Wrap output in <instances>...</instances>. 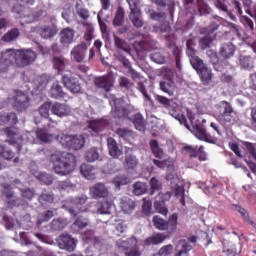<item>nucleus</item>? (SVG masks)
<instances>
[{"mask_svg": "<svg viewBox=\"0 0 256 256\" xmlns=\"http://www.w3.org/2000/svg\"><path fill=\"white\" fill-rule=\"evenodd\" d=\"M60 245L63 246V249L66 251H75V247H77V240L69 234H63L60 238Z\"/></svg>", "mask_w": 256, "mask_h": 256, "instance_id": "26", "label": "nucleus"}, {"mask_svg": "<svg viewBox=\"0 0 256 256\" xmlns=\"http://www.w3.org/2000/svg\"><path fill=\"white\" fill-rule=\"evenodd\" d=\"M88 199L89 198L85 195L77 196L75 198H68L64 201L62 209L68 211L72 217H77L79 213L87 212V206H85V203H87Z\"/></svg>", "mask_w": 256, "mask_h": 256, "instance_id": "6", "label": "nucleus"}, {"mask_svg": "<svg viewBox=\"0 0 256 256\" xmlns=\"http://www.w3.org/2000/svg\"><path fill=\"white\" fill-rule=\"evenodd\" d=\"M149 145L153 155L161 159V157H163V149L159 147V142H157V140H151Z\"/></svg>", "mask_w": 256, "mask_h": 256, "instance_id": "53", "label": "nucleus"}, {"mask_svg": "<svg viewBox=\"0 0 256 256\" xmlns=\"http://www.w3.org/2000/svg\"><path fill=\"white\" fill-rule=\"evenodd\" d=\"M62 81L64 83V86L70 93H81V84L79 83V80L73 77H69L68 75L62 76Z\"/></svg>", "mask_w": 256, "mask_h": 256, "instance_id": "18", "label": "nucleus"}, {"mask_svg": "<svg viewBox=\"0 0 256 256\" xmlns=\"http://www.w3.org/2000/svg\"><path fill=\"white\" fill-rule=\"evenodd\" d=\"M239 62L242 69H247V71H251V69H253V58H251V56L241 55Z\"/></svg>", "mask_w": 256, "mask_h": 256, "instance_id": "48", "label": "nucleus"}, {"mask_svg": "<svg viewBox=\"0 0 256 256\" xmlns=\"http://www.w3.org/2000/svg\"><path fill=\"white\" fill-rule=\"evenodd\" d=\"M198 75H200V79L204 84L209 83L211 81L213 74L211 73V69H209L207 66H204L199 71H197Z\"/></svg>", "mask_w": 256, "mask_h": 256, "instance_id": "44", "label": "nucleus"}, {"mask_svg": "<svg viewBox=\"0 0 256 256\" xmlns=\"http://www.w3.org/2000/svg\"><path fill=\"white\" fill-rule=\"evenodd\" d=\"M54 215H57V209L47 210L45 213L40 214L36 223L38 229H41V225H43V223L51 221Z\"/></svg>", "mask_w": 256, "mask_h": 256, "instance_id": "34", "label": "nucleus"}, {"mask_svg": "<svg viewBox=\"0 0 256 256\" xmlns=\"http://www.w3.org/2000/svg\"><path fill=\"white\" fill-rule=\"evenodd\" d=\"M48 83L49 78L47 77V75L37 76V78L34 80V85H36L37 91H43V89L47 87Z\"/></svg>", "mask_w": 256, "mask_h": 256, "instance_id": "47", "label": "nucleus"}, {"mask_svg": "<svg viewBox=\"0 0 256 256\" xmlns=\"http://www.w3.org/2000/svg\"><path fill=\"white\" fill-rule=\"evenodd\" d=\"M87 53V46L85 44H80L75 46L71 52V60L76 63H83L85 61V55Z\"/></svg>", "mask_w": 256, "mask_h": 256, "instance_id": "15", "label": "nucleus"}, {"mask_svg": "<svg viewBox=\"0 0 256 256\" xmlns=\"http://www.w3.org/2000/svg\"><path fill=\"white\" fill-rule=\"evenodd\" d=\"M153 225L156 229H159V231H167L168 224L167 221L159 216H153Z\"/></svg>", "mask_w": 256, "mask_h": 256, "instance_id": "49", "label": "nucleus"}, {"mask_svg": "<svg viewBox=\"0 0 256 256\" xmlns=\"http://www.w3.org/2000/svg\"><path fill=\"white\" fill-rule=\"evenodd\" d=\"M16 125L17 124V114L11 112L8 114L0 115V125Z\"/></svg>", "mask_w": 256, "mask_h": 256, "instance_id": "41", "label": "nucleus"}, {"mask_svg": "<svg viewBox=\"0 0 256 256\" xmlns=\"http://www.w3.org/2000/svg\"><path fill=\"white\" fill-rule=\"evenodd\" d=\"M179 219V215H177V213H173L168 221H166L167 225H168V229L171 233H175V231H177V221Z\"/></svg>", "mask_w": 256, "mask_h": 256, "instance_id": "55", "label": "nucleus"}, {"mask_svg": "<svg viewBox=\"0 0 256 256\" xmlns=\"http://www.w3.org/2000/svg\"><path fill=\"white\" fill-rule=\"evenodd\" d=\"M236 211H238V213H240V215H242L245 223H248V225H251L252 227H254V229H256L255 221L251 220V218L249 217V214L247 213L245 208H242L241 206H236Z\"/></svg>", "mask_w": 256, "mask_h": 256, "instance_id": "56", "label": "nucleus"}, {"mask_svg": "<svg viewBox=\"0 0 256 256\" xmlns=\"http://www.w3.org/2000/svg\"><path fill=\"white\" fill-rule=\"evenodd\" d=\"M137 165H139V159L133 155H126L125 156V168L128 171H135L137 169Z\"/></svg>", "mask_w": 256, "mask_h": 256, "instance_id": "43", "label": "nucleus"}, {"mask_svg": "<svg viewBox=\"0 0 256 256\" xmlns=\"http://www.w3.org/2000/svg\"><path fill=\"white\" fill-rule=\"evenodd\" d=\"M85 159L88 161V163H93L99 159V151L97 148H91L89 149L85 154Z\"/></svg>", "mask_w": 256, "mask_h": 256, "instance_id": "57", "label": "nucleus"}, {"mask_svg": "<svg viewBox=\"0 0 256 256\" xmlns=\"http://www.w3.org/2000/svg\"><path fill=\"white\" fill-rule=\"evenodd\" d=\"M160 89L163 91V93H166V95H169V97H173L175 94V82L173 80H165L160 82Z\"/></svg>", "mask_w": 256, "mask_h": 256, "instance_id": "33", "label": "nucleus"}, {"mask_svg": "<svg viewBox=\"0 0 256 256\" xmlns=\"http://www.w3.org/2000/svg\"><path fill=\"white\" fill-rule=\"evenodd\" d=\"M217 109L218 114L216 117L221 125H235V123H239V116H237V112L233 110L231 103L227 101H221L217 105Z\"/></svg>", "mask_w": 256, "mask_h": 256, "instance_id": "5", "label": "nucleus"}, {"mask_svg": "<svg viewBox=\"0 0 256 256\" xmlns=\"http://www.w3.org/2000/svg\"><path fill=\"white\" fill-rule=\"evenodd\" d=\"M76 14L80 19H83L84 21H87L89 17H91V14L89 13V9L83 7L81 4L77 3L75 6Z\"/></svg>", "mask_w": 256, "mask_h": 256, "instance_id": "50", "label": "nucleus"}, {"mask_svg": "<svg viewBox=\"0 0 256 256\" xmlns=\"http://www.w3.org/2000/svg\"><path fill=\"white\" fill-rule=\"evenodd\" d=\"M3 221L6 229H19L23 225V223L19 222V220H15L7 215H4Z\"/></svg>", "mask_w": 256, "mask_h": 256, "instance_id": "42", "label": "nucleus"}, {"mask_svg": "<svg viewBox=\"0 0 256 256\" xmlns=\"http://www.w3.org/2000/svg\"><path fill=\"white\" fill-rule=\"evenodd\" d=\"M111 211H113L112 201H104L97 204V212L100 215H111Z\"/></svg>", "mask_w": 256, "mask_h": 256, "instance_id": "39", "label": "nucleus"}, {"mask_svg": "<svg viewBox=\"0 0 256 256\" xmlns=\"http://www.w3.org/2000/svg\"><path fill=\"white\" fill-rule=\"evenodd\" d=\"M53 201H55V196L51 192L44 191L39 197L40 203H53Z\"/></svg>", "mask_w": 256, "mask_h": 256, "instance_id": "64", "label": "nucleus"}, {"mask_svg": "<svg viewBox=\"0 0 256 256\" xmlns=\"http://www.w3.org/2000/svg\"><path fill=\"white\" fill-rule=\"evenodd\" d=\"M120 207L124 213H131L135 210V202L129 197H122L120 199Z\"/></svg>", "mask_w": 256, "mask_h": 256, "instance_id": "35", "label": "nucleus"}, {"mask_svg": "<svg viewBox=\"0 0 256 256\" xmlns=\"http://www.w3.org/2000/svg\"><path fill=\"white\" fill-rule=\"evenodd\" d=\"M17 7H20V9L18 10ZM12 11L13 13H17V15H20L21 25H25V23H35L39 17L43 16V10L34 12L26 9L23 11V6H14Z\"/></svg>", "mask_w": 256, "mask_h": 256, "instance_id": "8", "label": "nucleus"}, {"mask_svg": "<svg viewBox=\"0 0 256 256\" xmlns=\"http://www.w3.org/2000/svg\"><path fill=\"white\" fill-rule=\"evenodd\" d=\"M53 64L57 71H65L67 65H69V61H67V59L64 57H54Z\"/></svg>", "mask_w": 256, "mask_h": 256, "instance_id": "46", "label": "nucleus"}, {"mask_svg": "<svg viewBox=\"0 0 256 256\" xmlns=\"http://www.w3.org/2000/svg\"><path fill=\"white\" fill-rule=\"evenodd\" d=\"M114 45L116 49H120V51H123L126 55H131V46L123 38L114 35Z\"/></svg>", "mask_w": 256, "mask_h": 256, "instance_id": "31", "label": "nucleus"}, {"mask_svg": "<svg viewBox=\"0 0 256 256\" xmlns=\"http://www.w3.org/2000/svg\"><path fill=\"white\" fill-rule=\"evenodd\" d=\"M117 135L121 137V139H124V141H131L133 139V131L120 128L117 130Z\"/></svg>", "mask_w": 256, "mask_h": 256, "instance_id": "62", "label": "nucleus"}, {"mask_svg": "<svg viewBox=\"0 0 256 256\" xmlns=\"http://www.w3.org/2000/svg\"><path fill=\"white\" fill-rule=\"evenodd\" d=\"M49 93L52 99H63V97H65V92H63V88L57 82L52 85Z\"/></svg>", "mask_w": 256, "mask_h": 256, "instance_id": "40", "label": "nucleus"}, {"mask_svg": "<svg viewBox=\"0 0 256 256\" xmlns=\"http://www.w3.org/2000/svg\"><path fill=\"white\" fill-rule=\"evenodd\" d=\"M110 105L112 106V115L121 119V117H125V102L122 98L113 99L110 101Z\"/></svg>", "mask_w": 256, "mask_h": 256, "instance_id": "19", "label": "nucleus"}, {"mask_svg": "<svg viewBox=\"0 0 256 256\" xmlns=\"http://www.w3.org/2000/svg\"><path fill=\"white\" fill-rule=\"evenodd\" d=\"M114 84L115 78H113L112 74H107L94 78L95 87H97L98 89H104L106 93H109V91H111Z\"/></svg>", "mask_w": 256, "mask_h": 256, "instance_id": "11", "label": "nucleus"}, {"mask_svg": "<svg viewBox=\"0 0 256 256\" xmlns=\"http://www.w3.org/2000/svg\"><path fill=\"white\" fill-rule=\"evenodd\" d=\"M108 149H109V155L111 157H114V159H117V157H121L123 155V151L119 149V146L117 145V141L113 138L107 139Z\"/></svg>", "mask_w": 256, "mask_h": 256, "instance_id": "30", "label": "nucleus"}, {"mask_svg": "<svg viewBox=\"0 0 256 256\" xmlns=\"http://www.w3.org/2000/svg\"><path fill=\"white\" fill-rule=\"evenodd\" d=\"M36 59L37 53L31 49H6L0 53V73H7L13 64L16 67H27L35 63Z\"/></svg>", "mask_w": 256, "mask_h": 256, "instance_id": "3", "label": "nucleus"}, {"mask_svg": "<svg viewBox=\"0 0 256 256\" xmlns=\"http://www.w3.org/2000/svg\"><path fill=\"white\" fill-rule=\"evenodd\" d=\"M30 173H32V175L34 177H36V179H38V181H40L41 183H44L45 185H52L53 184V176L43 172H38L36 166H34V168H32L30 170Z\"/></svg>", "mask_w": 256, "mask_h": 256, "instance_id": "28", "label": "nucleus"}, {"mask_svg": "<svg viewBox=\"0 0 256 256\" xmlns=\"http://www.w3.org/2000/svg\"><path fill=\"white\" fill-rule=\"evenodd\" d=\"M69 225L67 218H56L51 221L49 225L45 227L47 233H55V231H62Z\"/></svg>", "mask_w": 256, "mask_h": 256, "instance_id": "16", "label": "nucleus"}, {"mask_svg": "<svg viewBox=\"0 0 256 256\" xmlns=\"http://www.w3.org/2000/svg\"><path fill=\"white\" fill-rule=\"evenodd\" d=\"M89 226V219L79 216L71 225V229L74 233H79L82 229Z\"/></svg>", "mask_w": 256, "mask_h": 256, "instance_id": "32", "label": "nucleus"}, {"mask_svg": "<svg viewBox=\"0 0 256 256\" xmlns=\"http://www.w3.org/2000/svg\"><path fill=\"white\" fill-rule=\"evenodd\" d=\"M8 101L16 111H25L29 107V96L19 90H15L14 97L8 98Z\"/></svg>", "mask_w": 256, "mask_h": 256, "instance_id": "9", "label": "nucleus"}, {"mask_svg": "<svg viewBox=\"0 0 256 256\" xmlns=\"http://www.w3.org/2000/svg\"><path fill=\"white\" fill-rule=\"evenodd\" d=\"M183 151L189 153L191 159H197L198 157L199 160L205 161V158H203V155H205V152H203V146H185Z\"/></svg>", "mask_w": 256, "mask_h": 256, "instance_id": "25", "label": "nucleus"}, {"mask_svg": "<svg viewBox=\"0 0 256 256\" xmlns=\"http://www.w3.org/2000/svg\"><path fill=\"white\" fill-rule=\"evenodd\" d=\"M109 196V190L105 187V184L99 182L90 187V197L92 199H105Z\"/></svg>", "mask_w": 256, "mask_h": 256, "instance_id": "13", "label": "nucleus"}, {"mask_svg": "<svg viewBox=\"0 0 256 256\" xmlns=\"http://www.w3.org/2000/svg\"><path fill=\"white\" fill-rule=\"evenodd\" d=\"M133 193L134 195H145V193H147V183L145 182H135L133 185Z\"/></svg>", "mask_w": 256, "mask_h": 256, "instance_id": "51", "label": "nucleus"}, {"mask_svg": "<svg viewBox=\"0 0 256 256\" xmlns=\"http://www.w3.org/2000/svg\"><path fill=\"white\" fill-rule=\"evenodd\" d=\"M75 39V30L73 28L67 27L60 31V43L63 47H67L73 43Z\"/></svg>", "mask_w": 256, "mask_h": 256, "instance_id": "22", "label": "nucleus"}, {"mask_svg": "<svg viewBox=\"0 0 256 256\" xmlns=\"http://www.w3.org/2000/svg\"><path fill=\"white\" fill-rule=\"evenodd\" d=\"M133 124L137 131H145V121H143V115L139 113L134 115Z\"/></svg>", "mask_w": 256, "mask_h": 256, "instance_id": "54", "label": "nucleus"}, {"mask_svg": "<svg viewBox=\"0 0 256 256\" xmlns=\"http://www.w3.org/2000/svg\"><path fill=\"white\" fill-rule=\"evenodd\" d=\"M2 133L8 137L10 145L17 147L18 153H21L27 144L35 145L42 141L43 143H51L53 139H56L62 147L66 149H74L79 151L85 147V136L83 135H69L61 134L55 136L53 134L47 133L45 129H37L35 132H26L22 135H19V130L17 128H3Z\"/></svg>", "mask_w": 256, "mask_h": 256, "instance_id": "1", "label": "nucleus"}, {"mask_svg": "<svg viewBox=\"0 0 256 256\" xmlns=\"http://www.w3.org/2000/svg\"><path fill=\"white\" fill-rule=\"evenodd\" d=\"M129 19L134 27H137L138 29L144 25L143 18L141 17V10H134L130 12Z\"/></svg>", "mask_w": 256, "mask_h": 256, "instance_id": "38", "label": "nucleus"}, {"mask_svg": "<svg viewBox=\"0 0 256 256\" xmlns=\"http://www.w3.org/2000/svg\"><path fill=\"white\" fill-rule=\"evenodd\" d=\"M167 181H170L171 189L175 190V196L179 199L181 205L185 207V187L179 185V177L175 174H167Z\"/></svg>", "mask_w": 256, "mask_h": 256, "instance_id": "10", "label": "nucleus"}, {"mask_svg": "<svg viewBox=\"0 0 256 256\" xmlns=\"http://www.w3.org/2000/svg\"><path fill=\"white\" fill-rule=\"evenodd\" d=\"M236 47L231 43H223L219 49V55L222 59H231L235 55Z\"/></svg>", "mask_w": 256, "mask_h": 256, "instance_id": "24", "label": "nucleus"}, {"mask_svg": "<svg viewBox=\"0 0 256 256\" xmlns=\"http://www.w3.org/2000/svg\"><path fill=\"white\" fill-rule=\"evenodd\" d=\"M155 99L157 103H160V105H163V107L167 109L171 117L176 119V121H179L181 125L186 126V129H189L191 131V128H189V125H187L186 117H188L193 128V133L197 139H199L200 141H205L206 143H217V138L207 133L205 126L201 124H193V121H195V114H193L191 110H189L188 108L179 107V104H177L175 100L169 99L162 95H156Z\"/></svg>", "mask_w": 256, "mask_h": 256, "instance_id": "2", "label": "nucleus"}, {"mask_svg": "<svg viewBox=\"0 0 256 256\" xmlns=\"http://www.w3.org/2000/svg\"><path fill=\"white\" fill-rule=\"evenodd\" d=\"M19 29L14 28L10 31H8L3 37L2 41H5V43H11V41H15V39L19 38Z\"/></svg>", "mask_w": 256, "mask_h": 256, "instance_id": "52", "label": "nucleus"}, {"mask_svg": "<svg viewBox=\"0 0 256 256\" xmlns=\"http://www.w3.org/2000/svg\"><path fill=\"white\" fill-rule=\"evenodd\" d=\"M242 144L246 148L247 153L256 161V144L251 142H243Z\"/></svg>", "mask_w": 256, "mask_h": 256, "instance_id": "63", "label": "nucleus"}, {"mask_svg": "<svg viewBox=\"0 0 256 256\" xmlns=\"http://www.w3.org/2000/svg\"><path fill=\"white\" fill-rule=\"evenodd\" d=\"M50 163L56 175H70L77 167V158L72 153L56 151L50 155Z\"/></svg>", "mask_w": 256, "mask_h": 256, "instance_id": "4", "label": "nucleus"}, {"mask_svg": "<svg viewBox=\"0 0 256 256\" xmlns=\"http://www.w3.org/2000/svg\"><path fill=\"white\" fill-rule=\"evenodd\" d=\"M116 247L119 249V251H127V249L137 247V238L132 237L127 240L119 239L116 242Z\"/></svg>", "mask_w": 256, "mask_h": 256, "instance_id": "29", "label": "nucleus"}, {"mask_svg": "<svg viewBox=\"0 0 256 256\" xmlns=\"http://www.w3.org/2000/svg\"><path fill=\"white\" fill-rule=\"evenodd\" d=\"M51 113L56 115V117H67L71 115V107L67 104L56 102L52 104Z\"/></svg>", "mask_w": 256, "mask_h": 256, "instance_id": "20", "label": "nucleus"}, {"mask_svg": "<svg viewBox=\"0 0 256 256\" xmlns=\"http://www.w3.org/2000/svg\"><path fill=\"white\" fill-rule=\"evenodd\" d=\"M161 187H163V184L161 181H159V179L156 177H152L150 179V195H155V191H161Z\"/></svg>", "mask_w": 256, "mask_h": 256, "instance_id": "59", "label": "nucleus"}, {"mask_svg": "<svg viewBox=\"0 0 256 256\" xmlns=\"http://www.w3.org/2000/svg\"><path fill=\"white\" fill-rule=\"evenodd\" d=\"M113 183L117 189L121 187V185H128V183H131V179L125 175H118L116 178H114Z\"/></svg>", "mask_w": 256, "mask_h": 256, "instance_id": "60", "label": "nucleus"}, {"mask_svg": "<svg viewBox=\"0 0 256 256\" xmlns=\"http://www.w3.org/2000/svg\"><path fill=\"white\" fill-rule=\"evenodd\" d=\"M0 156L7 161H11L15 157V154L11 150V148H7L4 145H0Z\"/></svg>", "mask_w": 256, "mask_h": 256, "instance_id": "58", "label": "nucleus"}, {"mask_svg": "<svg viewBox=\"0 0 256 256\" xmlns=\"http://www.w3.org/2000/svg\"><path fill=\"white\" fill-rule=\"evenodd\" d=\"M172 52V55L175 59V65L178 73H181L183 70V65L181 64V48H179L177 45L176 46H170L169 48Z\"/></svg>", "mask_w": 256, "mask_h": 256, "instance_id": "36", "label": "nucleus"}, {"mask_svg": "<svg viewBox=\"0 0 256 256\" xmlns=\"http://www.w3.org/2000/svg\"><path fill=\"white\" fill-rule=\"evenodd\" d=\"M83 240L86 241L87 243H89V241L91 243H94V247L101 251V253H107V245L103 243L101 239L97 238L93 231L90 230L86 232L83 236Z\"/></svg>", "mask_w": 256, "mask_h": 256, "instance_id": "14", "label": "nucleus"}, {"mask_svg": "<svg viewBox=\"0 0 256 256\" xmlns=\"http://www.w3.org/2000/svg\"><path fill=\"white\" fill-rule=\"evenodd\" d=\"M142 41H136L135 45L140 47V51H153V41L149 36L142 35Z\"/></svg>", "mask_w": 256, "mask_h": 256, "instance_id": "37", "label": "nucleus"}, {"mask_svg": "<svg viewBox=\"0 0 256 256\" xmlns=\"http://www.w3.org/2000/svg\"><path fill=\"white\" fill-rule=\"evenodd\" d=\"M20 192H21V196L25 200L15 198L13 192H11V191L5 192V195L7 197V203L9 205V207H27V205H29V203H27V201H31V199H33V197H35L34 189L23 188V189H20Z\"/></svg>", "mask_w": 256, "mask_h": 256, "instance_id": "7", "label": "nucleus"}, {"mask_svg": "<svg viewBox=\"0 0 256 256\" xmlns=\"http://www.w3.org/2000/svg\"><path fill=\"white\" fill-rule=\"evenodd\" d=\"M34 31L38 33L39 36L42 37V39H53L55 35H57V28L55 26H36L34 28Z\"/></svg>", "mask_w": 256, "mask_h": 256, "instance_id": "17", "label": "nucleus"}, {"mask_svg": "<svg viewBox=\"0 0 256 256\" xmlns=\"http://www.w3.org/2000/svg\"><path fill=\"white\" fill-rule=\"evenodd\" d=\"M80 174L85 179L93 180L95 179V175H97V169L94 168L91 164H82L80 166Z\"/></svg>", "mask_w": 256, "mask_h": 256, "instance_id": "27", "label": "nucleus"}, {"mask_svg": "<svg viewBox=\"0 0 256 256\" xmlns=\"http://www.w3.org/2000/svg\"><path fill=\"white\" fill-rule=\"evenodd\" d=\"M107 125H109V121L105 119L90 120L88 123V129L91 130L92 135H97V133H101Z\"/></svg>", "mask_w": 256, "mask_h": 256, "instance_id": "23", "label": "nucleus"}, {"mask_svg": "<svg viewBox=\"0 0 256 256\" xmlns=\"http://www.w3.org/2000/svg\"><path fill=\"white\" fill-rule=\"evenodd\" d=\"M189 251H193V246L187 240H179L175 246L174 256H189Z\"/></svg>", "mask_w": 256, "mask_h": 256, "instance_id": "21", "label": "nucleus"}, {"mask_svg": "<svg viewBox=\"0 0 256 256\" xmlns=\"http://www.w3.org/2000/svg\"><path fill=\"white\" fill-rule=\"evenodd\" d=\"M165 241V235L163 234H154L150 237H148L144 243L145 245H159Z\"/></svg>", "mask_w": 256, "mask_h": 256, "instance_id": "45", "label": "nucleus"}, {"mask_svg": "<svg viewBox=\"0 0 256 256\" xmlns=\"http://www.w3.org/2000/svg\"><path fill=\"white\" fill-rule=\"evenodd\" d=\"M51 107H53V104L51 102H45L39 107V113L41 117H44L47 119L49 117V111H51Z\"/></svg>", "mask_w": 256, "mask_h": 256, "instance_id": "61", "label": "nucleus"}, {"mask_svg": "<svg viewBox=\"0 0 256 256\" xmlns=\"http://www.w3.org/2000/svg\"><path fill=\"white\" fill-rule=\"evenodd\" d=\"M171 199V192L159 193L154 202V207L157 213L160 215H167L169 213V209L165 206V203Z\"/></svg>", "mask_w": 256, "mask_h": 256, "instance_id": "12", "label": "nucleus"}]
</instances>
